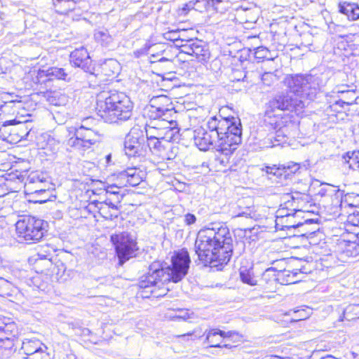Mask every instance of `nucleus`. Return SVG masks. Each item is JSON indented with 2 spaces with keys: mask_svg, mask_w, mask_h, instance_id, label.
<instances>
[{
  "mask_svg": "<svg viewBox=\"0 0 359 359\" xmlns=\"http://www.w3.org/2000/svg\"><path fill=\"white\" fill-rule=\"evenodd\" d=\"M95 40L103 46H108L112 42V36L107 29L102 28L95 31Z\"/></svg>",
  "mask_w": 359,
  "mask_h": 359,
  "instance_id": "nucleus-39",
  "label": "nucleus"
},
{
  "mask_svg": "<svg viewBox=\"0 0 359 359\" xmlns=\"http://www.w3.org/2000/svg\"><path fill=\"white\" fill-rule=\"evenodd\" d=\"M191 263L188 251L183 248L175 252L171 257V264L163 268L159 262L152 263L147 274L139 280V287L147 289L169 283L181 281L188 273Z\"/></svg>",
  "mask_w": 359,
  "mask_h": 359,
  "instance_id": "nucleus-3",
  "label": "nucleus"
},
{
  "mask_svg": "<svg viewBox=\"0 0 359 359\" xmlns=\"http://www.w3.org/2000/svg\"><path fill=\"white\" fill-rule=\"evenodd\" d=\"M298 91H282L276 95L266 104L264 117L280 118L281 114H275L276 110L301 111L304 107V101L300 99Z\"/></svg>",
  "mask_w": 359,
  "mask_h": 359,
  "instance_id": "nucleus-5",
  "label": "nucleus"
},
{
  "mask_svg": "<svg viewBox=\"0 0 359 359\" xmlns=\"http://www.w3.org/2000/svg\"><path fill=\"white\" fill-rule=\"evenodd\" d=\"M344 252L349 257H356L359 255V243L358 240L354 242H348L346 245Z\"/></svg>",
  "mask_w": 359,
  "mask_h": 359,
  "instance_id": "nucleus-44",
  "label": "nucleus"
},
{
  "mask_svg": "<svg viewBox=\"0 0 359 359\" xmlns=\"http://www.w3.org/2000/svg\"><path fill=\"white\" fill-rule=\"evenodd\" d=\"M22 349L26 355L32 357L29 359H50L46 353L47 347L38 340L24 341Z\"/></svg>",
  "mask_w": 359,
  "mask_h": 359,
  "instance_id": "nucleus-17",
  "label": "nucleus"
},
{
  "mask_svg": "<svg viewBox=\"0 0 359 359\" xmlns=\"http://www.w3.org/2000/svg\"><path fill=\"white\" fill-rule=\"evenodd\" d=\"M290 199H287L285 204V205H287L290 204ZM294 212V210H293V209L288 210L287 206H286V208H280L276 212V219H284L285 217H287V215L292 214Z\"/></svg>",
  "mask_w": 359,
  "mask_h": 359,
  "instance_id": "nucleus-47",
  "label": "nucleus"
},
{
  "mask_svg": "<svg viewBox=\"0 0 359 359\" xmlns=\"http://www.w3.org/2000/svg\"><path fill=\"white\" fill-rule=\"evenodd\" d=\"M120 203L121 202H116V198L113 200L111 197L107 196L104 201L99 202L100 206L98 208L100 211L104 212L107 208L116 209L118 204Z\"/></svg>",
  "mask_w": 359,
  "mask_h": 359,
  "instance_id": "nucleus-43",
  "label": "nucleus"
},
{
  "mask_svg": "<svg viewBox=\"0 0 359 359\" xmlns=\"http://www.w3.org/2000/svg\"><path fill=\"white\" fill-rule=\"evenodd\" d=\"M311 314V309L308 306H302L300 309H291L288 311L285 316L287 320L294 323L308 318Z\"/></svg>",
  "mask_w": 359,
  "mask_h": 359,
  "instance_id": "nucleus-26",
  "label": "nucleus"
},
{
  "mask_svg": "<svg viewBox=\"0 0 359 359\" xmlns=\"http://www.w3.org/2000/svg\"><path fill=\"white\" fill-rule=\"evenodd\" d=\"M96 123V120L91 117L88 116L85 118H83L81 121V123L79 127H76V128H83L85 127V130L87 129H93V126Z\"/></svg>",
  "mask_w": 359,
  "mask_h": 359,
  "instance_id": "nucleus-48",
  "label": "nucleus"
},
{
  "mask_svg": "<svg viewBox=\"0 0 359 359\" xmlns=\"http://www.w3.org/2000/svg\"><path fill=\"white\" fill-rule=\"evenodd\" d=\"M294 212L284 219H276V229L286 230L290 229H296L299 227H305L307 225L313 223V219H305L302 222V215L304 213L299 209L293 208Z\"/></svg>",
  "mask_w": 359,
  "mask_h": 359,
  "instance_id": "nucleus-13",
  "label": "nucleus"
},
{
  "mask_svg": "<svg viewBox=\"0 0 359 359\" xmlns=\"http://www.w3.org/2000/svg\"><path fill=\"white\" fill-rule=\"evenodd\" d=\"M105 163H106L107 166L111 165L113 164L111 154H109L105 156Z\"/></svg>",
  "mask_w": 359,
  "mask_h": 359,
  "instance_id": "nucleus-55",
  "label": "nucleus"
},
{
  "mask_svg": "<svg viewBox=\"0 0 359 359\" xmlns=\"http://www.w3.org/2000/svg\"><path fill=\"white\" fill-rule=\"evenodd\" d=\"M296 196L294 195L287 194L286 197L290 198L292 199V203L299 204V194L298 193H296Z\"/></svg>",
  "mask_w": 359,
  "mask_h": 359,
  "instance_id": "nucleus-53",
  "label": "nucleus"
},
{
  "mask_svg": "<svg viewBox=\"0 0 359 359\" xmlns=\"http://www.w3.org/2000/svg\"><path fill=\"white\" fill-rule=\"evenodd\" d=\"M339 11L346 15L349 20L359 19V6L358 4L349 2H341L339 4Z\"/></svg>",
  "mask_w": 359,
  "mask_h": 359,
  "instance_id": "nucleus-25",
  "label": "nucleus"
},
{
  "mask_svg": "<svg viewBox=\"0 0 359 359\" xmlns=\"http://www.w3.org/2000/svg\"><path fill=\"white\" fill-rule=\"evenodd\" d=\"M351 307H352L351 306H348V307L345 309V311H346V312H347L348 311L351 310Z\"/></svg>",
  "mask_w": 359,
  "mask_h": 359,
  "instance_id": "nucleus-62",
  "label": "nucleus"
},
{
  "mask_svg": "<svg viewBox=\"0 0 359 359\" xmlns=\"http://www.w3.org/2000/svg\"><path fill=\"white\" fill-rule=\"evenodd\" d=\"M26 194L29 195L31 196H36L38 195H46L44 198L36 199L34 203H44L49 200L50 194H49V187H48V182L46 181L45 183L36 184L34 186V189L32 191H25Z\"/></svg>",
  "mask_w": 359,
  "mask_h": 359,
  "instance_id": "nucleus-27",
  "label": "nucleus"
},
{
  "mask_svg": "<svg viewBox=\"0 0 359 359\" xmlns=\"http://www.w3.org/2000/svg\"><path fill=\"white\" fill-rule=\"evenodd\" d=\"M100 91L97 95V109L103 121L118 123L128 120L132 116L133 103L123 91Z\"/></svg>",
  "mask_w": 359,
  "mask_h": 359,
  "instance_id": "nucleus-4",
  "label": "nucleus"
},
{
  "mask_svg": "<svg viewBox=\"0 0 359 359\" xmlns=\"http://www.w3.org/2000/svg\"><path fill=\"white\" fill-rule=\"evenodd\" d=\"M108 209L109 208H107V210L104 211V212H103L102 211H100V214L102 215L103 217H104V215H109V213L110 212V211Z\"/></svg>",
  "mask_w": 359,
  "mask_h": 359,
  "instance_id": "nucleus-61",
  "label": "nucleus"
},
{
  "mask_svg": "<svg viewBox=\"0 0 359 359\" xmlns=\"http://www.w3.org/2000/svg\"><path fill=\"white\" fill-rule=\"evenodd\" d=\"M353 103H355V104H358L359 103V97H356L355 100L344 101L342 100H339L335 102V104L336 105H339L341 107H344V104L351 105Z\"/></svg>",
  "mask_w": 359,
  "mask_h": 359,
  "instance_id": "nucleus-51",
  "label": "nucleus"
},
{
  "mask_svg": "<svg viewBox=\"0 0 359 359\" xmlns=\"http://www.w3.org/2000/svg\"><path fill=\"white\" fill-rule=\"evenodd\" d=\"M255 57L257 60V63L264 62L266 61V63H264L266 65V67H270L271 64L273 63V58L270 56V51L268 48L259 46L255 50Z\"/></svg>",
  "mask_w": 359,
  "mask_h": 359,
  "instance_id": "nucleus-33",
  "label": "nucleus"
},
{
  "mask_svg": "<svg viewBox=\"0 0 359 359\" xmlns=\"http://www.w3.org/2000/svg\"><path fill=\"white\" fill-rule=\"evenodd\" d=\"M269 67L271 68H268V67H266V65H264L261 67L262 70L264 71V72H258V78L261 79L264 87H271L278 81L276 75L271 72L275 67L271 66Z\"/></svg>",
  "mask_w": 359,
  "mask_h": 359,
  "instance_id": "nucleus-31",
  "label": "nucleus"
},
{
  "mask_svg": "<svg viewBox=\"0 0 359 359\" xmlns=\"http://www.w3.org/2000/svg\"><path fill=\"white\" fill-rule=\"evenodd\" d=\"M208 7H212L215 11L220 8V6L224 3V0H203Z\"/></svg>",
  "mask_w": 359,
  "mask_h": 359,
  "instance_id": "nucleus-49",
  "label": "nucleus"
},
{
  "mask_svg": "<svg viewBox=\"0 0 359 359\" xmlns=\"http://www.w3.org/2000/svg\"><path fill=\"white\" fill-rule=\"evenodd\" d=\"M14 285L9 280L0 277V295L1 296H11L14 292Z\"/></svg>",
  "mask_w": 359,
  "mask_h": 359,
  "instance_id": "nucleus-40",
  "label": "nucleus"
},
{
  "mask_svg": "<svg viewBox=\"0 0 359 359\" xmlns=\"http://www.w3.org/2000/svg\"><path fill=\"white\" fill-rule=\"evenodd\" d=\"M119 215V211L118 208L117 207L116 209H111L109 215H104V218L106 219L113 220L116 218H117Z\"/></svg>",
  "mask_w": 359,
  "mask_h": 359,
  "instance_id": "nucleus-50",
  "label": "nucleus"
},
{
  "mask_svg": "<svg viewBox=\"0 0 359 359\" xmlns=\"http://www.w3.org/2000/svg\"><path fill=\"white\" fill-rule=\"evenodd\" d=\"M342 162L345 168L359 172V151L346 153L342 156Z\"/></svg>",
  "mask_w": 359,
  "mask_h": 359,
  "instance_id": "nucleus-28",
  "label": "nucleus"
},
{
  "mask_svg": "<svg viewBox=\"0 0 359 359\" xmlns=\"http://www.w3.org/2000/svg\"><path fill=\"white\" fill-rule=\"evenodd\" d=\"M169 34H172V38L171 39V36H169L170 39L171 40H177V38L175 36V35L177 34V32H170L169 33Z\"/></svg>",
  "mask_w": 359,
  "mask_h": 359,
  "instance_id": "nucleus-60",
  "label": "nucleus"
},
{
  "mask_svg": "<svg viewBox=\"0 0 359 359\" xmlns=\"http://www.w3.org/2000/svg\"><path fill=\"white\" fill-rule=\"evenodd\" d=\"M300 272L298 269L293 271L285 270L279 271L278 274H273V280H278L283 285H290L298 283L300 280L298 276Z\"/></svg>",
  "mask_w": 359,
  "mask_h": 359,
  "instance_id": "nucleus-23",
  "label": "nucleus"
},
{
  "mask_svg": "<svg viewBox=\"0 0 359 359\" xmlns=\"http://www.w3.org/2000/svg\"><path fill=\"white\" fill-rule=\"evenodd\" d=\"M174 318H182L183 320H187L189 318V314L187 312H184V314L182 315H179V316H175Z\"/></svg>",
  "mask_w": 359,
  "mask_h": 359,
  "instance_id": "nucleus-56",
  "label": "nucleus"
},
{
  "mask_svg": "<svg viewBox=\"0 0 359 359\" xmlns=\"http://www.w3.org/2000/svg\"><path fill=\"white\" fill-rule=\"evenodd\" d=\"M47 181L46 175L39 172H31L25 183V191H32L36 184L45 183Z\"/></svg>",
  "mask_w": 359,
  "mask_h": 359,
  "instance_id": "nucleus-29",
  "label": "nucleus"
},
{
  "mask_svg": "<svg viewBox=\"0 0 359 359\" xmlns=\"http://www.w3.org/2000/svg\"><path fill=\"white\" fill-rule=\"evenodd\" d=\"M121 187L116 184H110L106 187L105 191L107 196H115L116 202H121L123 198V195L120 193Z\"/></svg>",
  "mask_w": 359,
  "mask_h": 359,
  "instance_id": "nucleus-42",
  "label": "nucleus"
},
{
  "mask_svg": "<svg viewBox=\"0 0 359 359\" xmlns=\"http://www.w3.org/2000/svg\"><path fill=\"white\" fill-rule=\"evenodd\" d=\"M326 80L327 77L323 74H297L287 76L284 83L290 90H317L325 84Z\"/></svg>",
  "mask_w": 359,
  "mask_h": 359,
  "instance_id": "nucleus-8",
  "label": "nucleus"
},
{
  "mask_svg": "<svg viewBox=\"0 0 359 359\" xmlns=\"http://www.w3.org/2000/svg\"><path fill=\"white\" fill-rule=\"evenodd\" d=\"M33 199H34V201L36 200V199H41V198H44V197H46V195H38L36 196H32Z\"/></svg>",
  "mask_w": 359,
  "mask_h": 359,
  "instance_id": "nucleus-59",
  "label": "nucleus"
},
{
  "mask_svg": "<svg viewBox=\"0 0 359 359\" xmlns=\"http://www.w3.org/2000/svg\"><path fill=\"white\" fill-rule=\"evenodd\" d=\"M9 320V319H7V323H3L2 325H0V340H8L15 336L16 325L13 322Z\"/></svg>",
  "mask_w": 359,
  "mask_h": 359,
  "instance_id": "nucleus-36",
  "label": "nucleus"
},
{
  "mask_svg": "<svg viewBox=\"0 0 359 359\" xmlns=\"http://www.w3.org/2000/svg\"><path fill=\"white\" fill-rule=\"evenodd\" d=\"M144 177V172L137 168H128L120 172L118 175V178L124 181L123 186H137L141 183Z\"/></svg>",
  "mask_w": 359,
  "mask_h": 359,
  "instance_id": "nucleus-19",
  "label": "nucleus"
},
{
  "mask_svg": "<svg viewBox=\"0 0 359 359\" xmlns=\"http://www.w3.org/2000/svg\"><path fill=\"white\" fill-rule=\"evenodd\" d=\"M153 124H154L156 127L158 128L168 127V126L164 125V123H161V121H158L156 123H154Z\"/></svg>",
  "mask_w": 359,
  "mask_h": 359,
  "instance_id": "nucleus-57",
  "label": "nucleus"
},
{
  "mask_svg": "<svg viewBox=\"0 0 359 359\" xmlns=\"http://www.w3.org/2000/svg\"><path fill=\"white\" fill-rule=\"evenodd\" d=\"M163 114L160 120L161 122H176V121L172 119V116L177 114V111L174 110V107L163 109Z\"/></svg>",
  "mask_w": 359,
  "mask_h": 359,
  "instance_id": "nucleus-46",
  "label": "nucleus"
},
{
  "mask_svg": "<svg viewBox=\"0 0 359 359\" xmlns=\"http://www.w3.org/2000/svg\"><path fill=\"white\" fill-rule=\"evenodd\" d=\"M163 109H158L151 103H149L144 109L145 116L150 119V124L161 120Z\"/></svg>",
  "mask_w": 359,
  "mask_h": 359,
  "instance_id": "nucleus-38",
  "label": "nucleus"
},
{
  "mask_svg": "<svg viewBox=\"0 0 359 359\" xmlns=\"http://www.w3.org/2000/svg\"><path fill=\"white\" fill-rule=\"evenodd\" d=\"M149 103L156 107H158V108L161 109H165L173 107L171 99L170 97L165 95L153 96L149 100Z\"/></svg>",
  "mask_w": 359,
  "mask_h": 359,
  "instance_id": "nucleus-35",
  "label": "nucleus"
},
{
  "mask_svg": "<svg viewBox=\"0 0 359 359\" xmlns=\"http://www.w3.org/2000/svg\"><path fill=\"white\" fill-rule=\"evenodd\" d=\"M145 137L147 140L152 138L161 140L159 128L156 127L154 124H147Z\"/></svg>",
  "mask_w": 359,
  "mask_h": 359,
  "instance_id": "nucleus-45",
  "label": "nucleus"
},
{
  "mask_svg": "<svg viewBox=\"0 0 359 359\" xmlns=\"http://www.w3.org/2000/svg\"><path fill=\"white\" fill-rule=\"evenodd\" d=\"M300 168L298 163L288 162L283 164L266 165L262 170L269 175H273L278 178H289L292 174L297 172Z\"/></svg>",
  "mask_w": 359,
  "mask_h": 359,
  "instance_id": "nucleus-15",
  "label": "nucleus"
},
{
  "mask_svg": "<svg viewBox=\"0 0 359 359\" xmlns=\"http://www.w3.org/2000/svg\"><path fill=\"white\" fill-rule=\"evenodd\" d=\"M113 200L116 198L115 196H110Z\"/></svg>",
  "mask_w": 359,
  "mask_h": 359,
  "instance_id": "nucleus-64",
  "label": "nucleus"
},
{
  "mask_svg": "<svg viewBox=\"0 0 359 359\" xmlns=\"http://www.w3.org/2000/svg\"><path fill=\"white\" fill-rule=\"evenodd\" d=\"M53 4L57 13L67 14L75 8L76 2L74 0H54Z\"/></svg>",
  "mask_w": 359,
  "mask_h": 359,
  "instance_id": "nucleus-37",
  "label": "nucleus"
},
{
  "mask_svg": "<svg viewBox=\"0 0 359 359\" xmlns=\"http://www.w3.org/2000/svg\"><path fill=\"white\" fill-rule=\"evenodd\" d=\"M161 140L158 139H150L147 140L146 138L145 144L147 147V155L149 153H155L160 151L161 150Z\"/></svg>",
  "mask_w": 359,
  "mask_h": 359,
  "instance_id": "nucleus-41",
  "label": "nucleus"
},
{
  "mask_svg": "<svg viewBox=\"0 0 359 359\" xmlns=\"http://www.w3.org/2000/svg\"><path fill=\"white\" fill-rule=\"evenodd\" d=\"M161 123H164L168 127L159 128L161 140L168 142L178 140L180 128L177 127V122L163 121Z\"/></svg>",
  "mask_w": 359,
  "mask_h": 359,
  "instance_id": "nucleus-21",
  "label": "nucleus"
},
{
  "mask_svg": "<svg viewBox=\"0 0 359 359\" xmlns=\"http://www.w3.org/2000/svg\"><path fill=\"white\" fill-rule=\"evenodd\" d=\"M196 217L194 214L187 213L184 215V222L187 225L193 224L196 222Z\"/></svg>",
  "mask_w": 359,
  "mask_h": 359,
  "instance_id": "nucleus-52",
  "label": "nucleus"
},
{
  "mask_svg": "<svg viewBox=\"0 0 359 359\" xmlns=\"http://www.w3.org/2000/svg\"><path fill=\"white\" fill-rule=\"evenodd\" d=\"M201 229L195 241V251L200 261L210 267L228 264L233 255V240L229 228L215 224Z\"/></svg>",
  "mask_w": 359,
  "mask_h": 359,
  "instance_id": "nucleus-2",
  "label": "nucleus"
},
{
  "mask_svg": "<svg viewBox=\"0 0 359 359\" xmlns=\"http://www.w3.org/2000/svg\"><path fill=\"white\" fill-rule=\"evenodd\" d=\"M205 336V342L211 347H226L231 348V346L228 344H222L224 340L230 338L232 336V332H224L218 328H210L202 332L201 330H194L191 332L182 334L181 337H191L192 339H200Z\"/></svg>",
  "mask_w": 359,
  "mask_h": 359,
  "instance_id": "nucleus-11",
  "label": "nucleus"
},
{
  "mask_svg": "<svg viewBox=\"0 0 359 359\" xmlns=\"http://www.w3.org/2000/svg\"><path fill=\"white\" fill-rule=\"evenodd\" d=\"M264 121L266 124L276 130L275 135L269 139L272 144L271 147L286 143L292 135V129L295 128L294 123L287 116L278 118L264 117Z\"/></svg>",
  "mask_w": 359,
  "mask_h": 359,
  "instance_id": "nucleus-9",
  "label": "nucleus"
},
{
  "mask_svg": "<svg viewBox=\"0 0 359 359\" xmlns=\"http://www.w3.org/2000/svg\"><path fill=\"white\" fill-rule=\"evenodd\" d=\"M180 46L184 53L195 56L199 62H205L210 57L209 50L203 41L191 39L185 41Z\"/></svg>",
  "mask_w": 359,
  "mask_h": 359,
  "instance_id": "nucleus-14",
  "label": "nucleus"
},
{
  "mask_svg": "<svg viewBox=\"0 0 359 359\" xmlns=\"http://www.w3.org/2000/svg\"><path fill=\"white\" fill-rule=\"evenodd\" d=\"M37 95H41L47 102L55 106L65 104L67 101L66 97L60 94V91H40Z\"/></svg>",
  "mask_w": 359,
  "mask_h": 359,
  "instance_id": "nucleus-30",
  "label": "nucleus"
},
{
  "mask_svg": "<svg viewBox=\"0 0 359 359\" xmlns=\"http://www.w3.org/2000/svg\"><path fill=\"white\" fill-rule=\"evenodd\" d=\"M99 68L100 76L103 75L107 78L118 74L121 69L120 63L115 59L106 60Z\"/></svg>",
  "mask_w": 359,
  "mask_h": 359,
  "instance_id": "nucleus-24",
  "label": "nucleus"
},
{
  "mask_svg": "<svg viewBox=\"0 0 359 359\" xmlns=\"http://www.w3.org/2000/svg\"><path fill=\"white\" fill-rule=\"evenodd\" d=\"M274 269L273 267L267 269L264 273H263V278H267L268 277H270L271 273H273Z\"/></svg>",
  "mask_w": 359,
  "mask_h": 359,
  "instance_id": "nucleus-54",
  "label": "nucleus"
},
{
  "mask_svg": "<svg viewBox=\"0 0 359 359\" xmlns=\"http://www.w3.org/2000/svg\"><path fill=\"white\" fill-rule=\"evenodd\" d=\"M205 126L206 128L200 127L194 130V144L201 151L212 148L227 157L241 143L242 126L238 118L212 116Z\"/></svg>",
  "mask_w": 359,
  "mask_h": 359,
  "instance_id": "nucleus-1",
  "label": "nucleus"
},
{
  "mask_svg": "<svg viewBox=\"0 0 359 359\" xmlns=\"http://www.w3.org/2000/svg\"><path fill=\"white\" fill-rule=\"evenodd\" d=\"M31 124V121L22 122L13 119L3 122L0 130H6L8 126H13L10 130L11 135H16L20 140L27 139L32 129Z\"/></svg>",
  "mask_w": 359,
  "mask_h": 359,
  "instance_id": "nucleus-16",
  "label": "nucleus"
},
{
  "mask_svg": "<svg viewBox=\"0 0 359 359\" xmlns=\"http://www.w3.org/2000/svg\"><path fill=\"white\" fill-rule=\"evenodd\" d=\"M3 323H7V322L2 321V320L0 318V325H2Z\"/></svg>",
  "mask_w": 359,
  "mask_h": 359,
  "instance_id": "nucleus-63",
  "label": "nucleus"
},
{
  "mask_svg": "<svg viewBox=\"0 0 359 359\" xmlns=\"http://www.w3.org/2000/svg\"><path fill=\"white\" fill-rule=\"evenodd\" d=\"M69 134H72L67 142V144L76 149H89L92 145L101 140L102 135L94 129L76 128L70 127L68 128Z\"/></svg>",
  "mask_w": 359,
  "mask_h": 359,
  "instance_id": "nucleus-10",
  "label": "nucleus"
},
{
  "mask_svg": "<svg viewBox=\"0 0 359 359\" xmlns=\"http://www.w3.org/2000/svg\"><path fill=\"white\" fill-rule=\"evenodd\" d=\"M1 98L3 100V102L5 104L13 103L14 104L26 103L28 102L29 98L27 96H22L16 95L14 93H9L2 91L1 93Z\"/></svg>",
  "mask_w": 359,
  "mask_h": 359,
  "instance_id": "nucleus-34",
  "label": "nucleus"
},
{
  "mask_svg": "<svg viewBox=\"0 0 359 359\" xmlns=\"http://www.w3.org/2000/svg\"><path fill=\"white\" fill-rule=\"evenodd\" d=\"M320 359H338L331 355H326L325 356L321 357Z\"/></svg>",
  "mask_w": 359,
  "mask_h": 359,
  "instance_id": "nucleus-58",
  "label": "nucleus"
},
{
  "mask_svg": "<svg viewBox=\"0 0 359 359\" xmlns=\"http://www.w3.org/2000/svg\"><path fill=\"white\" fill-rule=\"evenodd\" d=\"M110 241L115 248L120 265L135 257L139 248L135 238L130 233H114L111 235Z\"/></svg>",
  "mask_w": 359,
  "mask_h": 359,
  "instance_id": "nucleus-7",
  "label": "nucleus"
},
{
  "mask_svg": "<svg viewBox=\"0 0 359 359\" xmlns=\"http://www.w3.org/2000/svg\"><path fill=\"white\" fill-rule=\"evenodd\" d=\"M43 220L34 217H26L15 224L16 232L19 238L28 243L40 241L46 232Z\"/></svg>",
  "mask_w": 359,
  "mask_h": 359,
  "instance_id": "nucleus-6",
  "label": "nucleus"
},
{
  "mask_svg": "<svg viewBox=\"0 0 359 359\" xmlns=\"http://www.w3.org/2000/svg\"><path fill=\"white\" fill-rule=\"evenodd\" d=\"M231 212L233 218L245 217L253 219L256 217L254 207L250 205L245 206V201L243 200H238L237 204L232 207Z\"/></svg>",
  "mask_w": 359,
  "mask_h": 359,
  "instance_id": "nucleus-22",
  "label": "nucleus"
},
{
  "mask_svg": "<svg viewBox=\"0 0 359 359\" xmlns=\"http://www.w3.org/2000/svg\"><path fill=\"white\" fill-rule=\"evenodd\" d=\"M239 275L241 280L243 283L251 286H254L257 284V279L254 274L252 267L247 268L245 266H241L239 269Z\"/></svg>",
  "mask_w": 359,
  "mask_h": 359,
  "instance_id": "nucleus-32",
  "label": "nucleus"
},
{
  "mask_svg": "<svg viewBox=\"0 0 359 359\" xmlns=\"http://www.w3.org/2000/svg\"><path fill=\"white\" fill-rule=\"evenodd\" d=\"M67 74L62 68L49 67L46 69H39L36 76V83H44L48 87L47 83L53 81L54 79L67 80Z\"/></svg>",
  "mask_w": 359,
  "mask_h": 359,
  "instance_id": "nucleus-18",
  "label": "nucleus"
},
{
  "mask_svg": "<svg viewBox=\"0 0 359 359\" xmlns=\"http://www.w3.org/2000/svg\"><path fill=\"white\" fill-rule=\"evenodd\" d=\"M146 137L142 131L130 132L124 141L125 154L128 157L145 156L147 155Z\"/></svg>",
  "mask_w": 359,
  "mask_h": 359,
  "instance_id": "nucleus-12",
  "label": "nucleus"
},
{
  "mask_svg": "<svg viewBox=\"0 0 359 359\" xmlns=\"http://www.w3.org/2000/svg\"><path fill=\"white\" fill-rule=\"evenodd\" d=\"M70 62L74 66L88 72L90 70L92 61L87 49L84 47H81L71 53Z\"/></svg>",
  "mask_w": 359,
  "mask_h": 359,
  "instance_id": "nucleus-20",
  "label": "nucleus"
}]
</instances>
